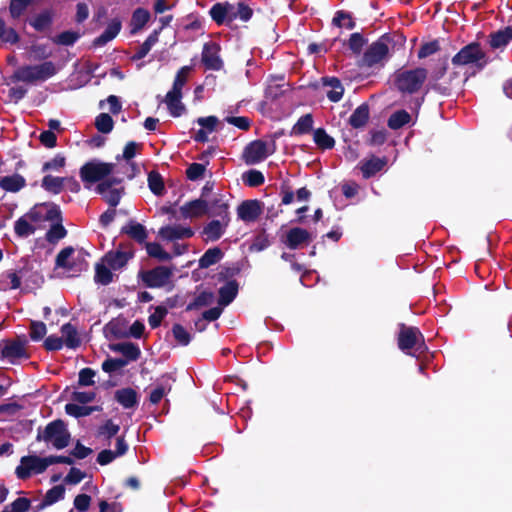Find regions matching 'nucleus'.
<instances>
[{
  "label": "nucleus",
  "mask_w": 512,
  "mask_h": 512,
  "mask_svg": "<svg viewBox=\"0 0 512 512\" xmlns=\"http://www.w3.org/2000/svg\"><path fill=\"white\" fill-rule=\"evenodd\" d=\"M423 337L421 333L413 327H402L399 333L398 344L403 351L410 349H419L422 345Z\"/></svg>",
  "instance_id": "f8f14e48"
},
{
  "label": "nucleus",
  "mask_w": 512,
  "mask_h": 512,
  "mask_svg": "<svg viewBox=\"0 0 512 512\" xmlns=\"http://www.w3.org/2000/svg\"><path fill=\"white\" fill-rule=\"evenodd\" d=\"M170 377H163L161 382L150 393V401L153 404H157L170 390L171 383Z\"/></svg>",
  "instance_id": "cd10ccee"
},
{
  "label": "nucleus",
  "mask_w": 512,
  "mask_h": 512,
  "mask_svg": "<svg viewBox=\"0 0 512 512\" xmlns=\"http://www.w3.org/2000/svg\"><path fill=\"white\" fill-rule=\"evenodd\" d=\"M261 213V204L257 200L244 201L237 209L238 217L244 222L255 221Z\"/></svg>",
  "instance_id": "4468645a"
},
{
  "label": "nucleus",
  "mask_w": 512,
  "mask_h": 512,
  "mask_svg": "<svg viewBox=\"0 0 512 512\" xmlns=\"http://www.w3.org/2000/svg\"><path fill=\"white\" fill-rule=\"evenodd\" d=\"M167 313V309L165 307H162V306H157L155 309H154V312L149 316V324L151 325V327L155 328L157 327L161 320L164 318V316L166 315Z\"/></svg>",
  "instance_id": "680f3d73"
},
{
  "label": "nucleus",
  "mask_w": 512,
  "mask_h": 512,
  "mask_svg": "<svg viewBox=\"0 0 512 512\" xmlns=\"http://www.w3.org/2000/svg\"><path fill=\"white\" fill-rule=\"evenodd\" d=\"M95 371L90 368H84L79 372V384L89 386L94 383Z\"/></svg>",
  "instance_id": "e2e57ef3"
},
{
  "label": "nucleus",
  "mask_w": 512,
  "mask_h": 512,
  "mask_svg": "<svg viewBox=\"0 0 512 512\" xmlns=\"http://www.w3.org/2000/svg\"><path fill=\"white\" fill-rule=\"evenodd\" d=\"M173 272L164 266L140 273L143 282L151 288L165 287L170 284Z\"/></svg>",
  "instance_id": "1a4fd4ad"
},
{
  "label": "nucleus",
  "mask_w": 512,
  "mask_h": 512,
  "mask_svg": "<svg viewBox=\"0 0 512 512\" xmlns=\"http://www.w3.org/2000/svg\"><path fill=\"white\" fill-rule=\"evenodd\" d=\"M94 398L95 393L93 391L76 390L72 393V400L82 404L90 403Z\"/></svg>",
  "instance_id": "13d9d810"
},
{
  "label": "nucleus",
  "mask_w": 512,
  "mask_h": 512,
  "mask_svg": "<svg viewBox=\"0 0 512 512\" xmlns=\"http://www.w3.org/2000/svg\"><path fill=\"white\" fill-rule=\"evenodd\" d=\"M95 125L98 131L102 133H109L113 129V120L107 113H101L95 120Z\"/></svg>",
  "instance_id": "de8ad7c7"
},
{
  "label": "nucleus",
  "mask_w": 512,
  "mask_h": 512,
  "mask_svg": "<svg viewBox=\"0 0 512 512\" xmlns=\"http://www.w3.org/2000/svg\"><path fill=\"white\" fill-rule=\"evenodd\" d=\"M25 185V179L20 175L6 176L0 180V186L8 192H17Z\"/></svg>",
  "instance_id": "bb28decb"
},
{
  "label": "nucleus",
  "mask_w": 512,
  "mask_h": 512,
  "mask_svg": "<svg viewBox=\"0 0 512 512\" xmlns=\"http://www.w3.org/2000/svg\"><path fill=\"white\" fill-rule=\"evenodd\" d=\"M452 63L454 65H470L482 69L487 65L488 57L478 44L472 43L463 47L452 58Z\"/></svg>",
  "instance_id": "f03ea898"
},
{
  "label": "nucleus",
  "mask_w": 512,
  "mask_h": 512,
  "mask_svg": "<svg viewBox=\"0 0 512 512\" xmlns=\"http://www.w3.org/2000/svg\"><path fill=\"white\" fill-rule=\"evenodd\" d=\"M325 85L328 88L326 94L329 100L332 102H338L344 93V88L340 81L338 79L331 78L325 82Z\"/></svg>",
  "instance_id": "c85d7f7f"
},
{
  "label": "nucleus",
  "mask_w": 512,
  "mask_h": 512,
  "mask_svg": "<svg viewBox=\"0 0 512 512\" xmlns=\"http://www.w3.org/2000/svg\"><path fill=\"white\" fill-rule=\"evenodd\" d=\"M386 164L385 159L370 157L360 163V169L362 171L363 177L370 178L379 172Z\"/></svg>",
  "instance_id": "4be33fe9"
},
{
  "label": "nucleus",
  "mask_w": 512,
  "mask_h": 512,
  "mask_svg": "<svg viewBox=\"0 0 512 512\" xmlns=\"http://www.w3.org/2000/svg\"><path fill=\"white\" fill-rule=\"evenodd\" d=\"M312 240V234L303 228H292L285 236L284 243L290 249H297L308 244Z\"/></svg>",
  "instance_id": "ddd939ff"
},
{
  "label": "nucleus",
  "mask_w": 512,
  "mask_h": 512,
  "mask_svg": "<svg viewBox=\"0 0 512 512\" xmlns=\"http://www.w3.org/2000/svg\"><path fill=\"white\" fill-rule=\"evenodd\" d=\"M65 410H66L67 414H69L71 416L81 417V416L89 415L93 409L90 407L80 406L75 403H69L65 406Z\"/></svg>",
  "instance_id": "864d4df0"
},
{
  "label": "nucleus",
  "mask_w": 512,
  "mask_h": 512,
  "mask_svg": "<svg viewBox=\"0 0 512 512\" xmlns=\"http://www.w3.org/2000/svg\"><path fill=\"white\" fill-rule=\"evenodd\" d=\"M203 61L208 68L217 70L221 67V60L218 56V47L214 43H209L203 49Z\"/></svg>",
  "instance_id": "5701e85b"
},
{
  "label": "nucleus",
  "mask_w": 512,
  "mask_h": 512,
  "mask_svg": "<svg viewBox=\"0 0 512 512\" xmlns=\"http://www.w3.org/2000/svg\"><path fill=\"white\" fill-rule=\"evenodd\" d=\"M190 71L189 67H182L176 75L172 89L166 95V104L171 115L178 117L184 111V105L181 103V90L187 81Z\"/></svg>",
  "instance_id": "7ed1b4c3"
},
{
  "label": "nucleus",
  "mask_w": 512,
  "mask_h": 512,
  "mask_svg": "<svg viewBox=\"0 0 512 512\" xmlns=\"http://www.w3.org/2000/svg\"><path fill=\"white\" fill-rule=\"evenodd\" d=\"M313 126V118L310 114H306L299 118L297 123L292 128L293 135H302L308 133Z\"/></svg>",
  "instance_id": "4c0bfd02"
},
{
  "label": "nucleus",
  "mask_w": 512,
  "mask_h": 512,
  "mask_svg": "<svg viewBox=\"0 0 512 512\" xmlns=\"http://www.w3.org/2000/svg\"><path fill=\"white\" fill-rule=\"evenodd\" d=\"M274 152L273 145L263 141H254L250 143L244 151V158L248 164H256Z\"/></svg>",
  "instance_id": "9d476101"
},
{
  "label": "nucleus",
  "mask_w": 512,
  "mask_h": 512,
  "mask_svg": "<svg viewBox=\"0 0 512 512\" xmlns=\"http://www.w3.org/2000/svg\"><path fill=\"white\" fill-rule=\"evenodd\" d=\"M100 105L102 108H104V106L107 105V109L114 114L118 113L121 110L120 101H119L118 97H116L114 95H110L106 99V101L101 102Z\"/></svg>",
  "instance_id": "338daca9"
},
{
  "label": "nucleus",
  "mask_w": 512,
  "mask_h": 512,
  "mask_svg": "<svg viewBox=\"0 0 512 512\" xmlns=\"http://www.w3.org/2000/svg\"><path fill=\"white\" fill-rule=\"evenodd\" d=\"M225 227L226 223H222L216 220L210 222L204 229L206 239L209 241L218 240L223 235Z\"/></svg>",
  "instance_id": "7c9ffc66"
},
{
  "label": "nucleus",
  "mask_w": 512,
  "mask_h": 512,
  "mask_svg": "<svg viewBox=\"0 0 512 512\" xmlns=\"http://www.w3.org/2000/svg\"><path fill=\"white\" fill-rule=\"evenodd\" d=\"M211 17L219 24L231 22L237 18V11L232 4H216L210 10Z\"/></svg>",
  "instance_id": "2eb2a0df"
},
{
  "label": "nucleus",
  "mask_w": 512,
  "mask_h": 512,
  "mask_svg": "<svg viewBox=\"0 0 512 512\" xmlns=\"http://www.w3.org/2000/svg\"><path fill=\"white\" fill-rule=\"evenodd\" d=\"M29 218L35 223L42 221H58L60 220V209L52 203L39 204L31 209Z\"/></svg>",
  "instance_id": "9b49d317"
},
{
  "label": "nucleus",
  "mask_w": 512,
  "mask_h": 512,
  "mask_svg": "<svg viewBox=\"0 0 512 512\" xmlns=\"http://www.w3.org/2000/svg\"><path fill=\"white\" fill-rule=\"evenodd\" d=\"M410 121V115L404 110H400L391 115L388 125L392 129H399Z\"/></svg>",
  "instance_id": "37998d69"
},
{
  "label": "nucleus",
  "mask_w": 512,
  "mask_h": 512,
  "mask_svg": "<svg viewBox=\"0 0 512 512\" xmlns=\"http://www.w3.org/2000/svg\"><path fill=\"white\" fill-rule=\"evenodd\" d=\"M427 77L425 69L400 71L396 75V86L403 93H414L424 83Z\"/></svg>",
  "instance_id": "39448f33"
},
{
  "label": "nucleus",
  "mask_w": 512,
  "mask_h": 512,
  "mask_svg": "<svg viewBox=\"0 0 512 512\" xmlns=\"http://www.w3.org/2000/svg\"><path fill=\"white\" fill-rule=\"evenodd\" d=\"M369 117V109L367 105L359 106L351 115L350 123L353 127L359 128L365 125Z\"/></svg>",
  "instance_id": "c9c22d12"
},
{
  "label": "nucleus",
  "mask_w": 512,
  "mask_h": 512,
  "mask_svg": "<svg viewBox=\"0 0 512 512\" xmlns=\"http://www.w3.org/2000/svg\"><path fill=\"white\" fill-rule=\"evenodd\" d=\"M56 265L68 272H80L87 267L86 253L73 247L64 248L57 255Z\"/></svg>",
  "instance_id": "20e7f679"
},
{
  "label": "nucleus",
  "mask_w": 512,
  "mask_h": 512,
  "mask_svg": "<svg viewBox=\"0 0 512 512\" xmlns=\"http://www.w3.org/2000/svg\"><path fill=\"white\" fill-rule=\"evenodd\" d=\"M63 343L69 348H75L80 344V337L71 324H65L61 328Z\"/></svg>",
  "instance_id": "a878e982"
},
{
  "label": "nucleus",
  "mask_w": 512,
  "mask_h": 512,
  "mask_svg": "<svg viewBox=\"0 0 512 512\" xmlns=\"http://www.w3.org/2000/svg\"><path fill=\"white\" fill-rule=\"evenodd\" d=\"M116 399L125 408H130L136 404L137 397L132 389H122L116 392Z\"/></svg>",
  "instance_id": "58836bf2"
},
{
  "label": "nucleus",
  "mask_w": 512,
  "mask_h": 512,
  "mask_svg": "<svg viewBox=\"0 0 512 512\" xmlns=\"http://www.w3.org/2000/svg\"><path fill=\"white\" fill-rule=\"evenodd\" d=\"M222 258V252L218 248H212L205 252V254L200 258L199 264L203 268H207L215 263H217Z\"/></svg>",
  "instance_id": "a19ab883"
},
{
  "label": "nucleus",
  "mask_w": 512,
  "mask_h": 512,
  "mask_svg": "<svg viewBox=\"0 0 512 512\" xmlns=\"http://www.w3.org/2000/svg\"><path fill=\"white\" fill-rule=\"evenodd\" d=\"M117 350L123 353V355L127 358V361L136 360L140 355L139 349L132 344L121 345L117 348Z\"/></svg>",
  "instance_id": "052dcab7"
},
{
  "label": "nucleus",
  "mask_w": 512,
  "mask_h": 512,
  "mask_svg": "<svg viewBox=\"0 0 512 512\" xmlns=\"http://www.w3.org/2000/svg\"><path fill=\"white\" fill-rule=\"evenodd\" d=\"M65 488L62 485H57L47 491L43 500V506H50L64 497Z\"/></svg>",
  "instance_id": "ea45409f"
},
{
  "label": "nucleus",
  "mask_w": 512,
  "mask_h": 512,
  "mask_svg": "<svg viewBox=\"0 0 512 512\" xmlns=\"http://www.w3.org/2000/svg\"><path fill=\"white\" fill-rule=\"evenodd\" d=\"M125 233L130 235L135 240L142 242L146 239L147 234L144 226L139 223H130L124 227Z\"/></svg>",
  "instance_id": "c03bdc74"
},
{
  "label": "nucleus",
  "mask_w": 512,
  "mask_h": 512,
  "mask_svg": "<svg viewBox=\"0 0 512 512\" xmlns=\"http://www.w3.org/2000/svg\"><path fill=\"white\" fill-rule=\"evenodd\" d=\"M192 235L193 231L182 225H170L159 230V236L169 241L189 238Z\"/></svg>",
  "instance_id": "dca6fc26"
},
{
  "label": "nucleus",
  "mask_w": 512,
  "mask_h": 512,
  "mask_svg": "<svg viewBox=\"0 0 512 512\" xmlns=\"http://www.w3.org/2000/svg\"><path fill=\"white\" fill-rule=\"evenodd\" d=\"M132 256H133V253L128 250L112 251L105 255L104 263H107V265L112 270H118V269L122 268Z\"/></svg>",
  "instance_id": "6ab92c4d"
},
{
  "label": "nucleus",
  "mask_w": 512,
  "mask_h": 512,
  "mask_svg": "<svg viewBox=\"0 0 512 512\" xmlns=\"http://www.w3.org/2000/svg\"><path fill=\"white\" fill-rule=\"evenodd\" d=\"M111 270L112 269L107 265V263H104L103 258L102 261L96 265L95 280L101 284L110 283L112 280Z\"/></svg>",
  "instance_id": "e433bc0d"
},
{
  "label": "nucleus",
  "mask_w": 512,
  "mask_h": 512,
  "mask_svg": "<svg viewBox=\"0 0 512 512\" xmlns=\"http://www.w3.org/2000/svg\"><path fill=\"white\" fill-rule=\"evenodd\" d=\"M47 329L43 322L32 321L31 322V339L34 341L41 340L46 335Z\"/></svg>",
  "instance_id": "4d7b16f0"
},
{
  "label": "nucleus",
  "mask_w": 512,
  "mask_h": 512,
  "mask_svg": "<svg viewBox=\"0 0 512 512\" xmlns=\"http://www.w3.org/2000/svg\"><path fill=\"white\" fill-rule=\"evenodd\" d=\"M128 364V361L125 359H107L102 364V369L107 373H112L120 370L124 366Z\"/></svg>",
  "instance_id": "603ef678"
},
{
  "label": "nucleus",
  "mask_w": 512,
  "mask_h": 512,
  "mask_svg": "<svg viewBox=\"0 0 512 512\" xmlns=\"http://www.w3.org/2000/svg\"><path fill=\"white\" fill-rule=\"evenodd\" d=\"M197 123L208 133L212 132L218 124L215 116L201 117L197 119Z\"/></svg>",
  "instance_id": "0e129e2a"
},
{
  "label": "nucleus",
  "mask_w": 512,
  "mask_h": 512,
  "mask_svg": "<svg viewBox=\"0 0 512 512\" xmlns=\"http://www.w3.org/2000/svg\"><path fill=\"white\" fill-rule=\"evenodd\" d=\"M58 221H53L50 230L47 233V239L50 242H56L66 235L64 227Z\"/></svg>",
  "instance_id": "3c124183"
},
{
  "label": "nucleus",
  "mask_w": 512,
  "mask_h": 512,
  "mask_svg": "<svg viewBox=\"0 0 512 512\" xmlns=\"http://www.w3.org/2000/svg\"><path fill=\"white\" fill-rule=\"evenodd\" d=\"M208 211L207 203L202 199H196L185 203L180 207L182 218H194L204 215Z\"/></svg>",
  "instance_id": "f3484780"
},
{
  "label": "nucleus",
  "mask_w": 512,
  "mask_h": 512,
  "mask_svg": "<svg viewBox=\"0 0 512 512\" xmlns=\"http://www.w3.org/2000/svg\"><path fill=\"white\" fill-rule=\"evenodd\" d=\"M148 185L150 190L156 195H161L164 191L163 180L158 173L151 172L149 174Z\"/></svg>",
  "instance_id": "09e8293b"
},
{
  "label": "nucleus",
  "mask_w": 512,
  "mask_h": 512,
  "mask_svg": "<svg viewBox=\"0 0 512 512\" xmlns=\"http://www.w3.org/2000/svg\"><path fill=\"white\" fill-rule=\"evenodd\" d=\"M52 458H41L38 456H25L20 460V465L16 468V474L19 478L25 479L32 474H39L53 464Z\"/></svg>",
  "instance_id": "6e6552de"
},
{
  "label": "nucleus",
  "mask_w": 512,
  "mask_h": 512,
  "mask_svg": "<svg viewBox=\"0 0 512 512\" xmlns=\"http://www.w3.org/2000/svg\"><path fill=\"white\" fill-rule=\"evenodd\" d=\"M31 0H11L10 13L13 18H18L25 11Z\"/></svg>",
  "instance_id": "6e6d98bb"
},
{
  "label": "nucleus",
  "mask_w": 512,
  "mask_h": 512,
  "mask_svg": "<svg viewBox=\"0 0 512 512\" xmlns=\"http://www.w3.org/2000/svg\"><path fill=\"white\" fill-rule=\"evenodd\" d=\"M59 71V67L52 61H46L37 65H27L19 68L15 76L23 82H43L53 77Z\"/></svg>",
  "instance_id": "f257e3e1"
},
{
  "label": "nucleus",
  "mask_w": 512,
  "mask_h": 512,
  "mask_svg": "<svg viewBox=\"0 0 512 512\" xmlns=\"http://www.w3.org/2000/svg\"><path fill=\"white\" fill-rule=\"evenodd\" d=\"M91 498L86 494H80L74 499V507L80 511L85 512L90 506Z\"/></svg>",
  "instance_id": "69168bd1"
},
{
  "label": "nucleus",
  "mask_w": 512,
  "mask_h": 512,
  "mask_svg": "<svg viewBox=\"0 0 512 512\" xmlns=\"http://www.w3.org/2000/svg\"><path fill=\"white\" fill-rule=\"evenodd\" d=\"M12 512H27L30 501L27 498H18L11 504Z\"/></svg>",
  "instance_id": "774afa93"
},
{
  "label": "nucleus",
  "mask_w": 512,
  "mask_h": 512,
  "mask_svg": "<svg viewBox=\"0 0 512 512\" xmlns=\"http://www.w3.org/2000/svg\"><path fill=\"white\" fill-rule=\"evenodd\" d=\"M70 434L62 421H54L48 424L44 432L38 435V439L51 443L56 449H62L68 445Z\"/></svg>",
  "instance_id": "0eeeda50"
},
{
  "label": "nucleus",
  "mask_w": 512,
  "mask_h": 512,
  "mask_svg": "<svg viewBox=\"0 0 512 512\" xmlns=\"http://www.w3.org/2000/svg\"><path fill=\"white\" fill-rule=\"evenodd\" d=\"M237 284L235 282H228L226 285L221 287L219 294V304L222 306H226L232 302L237 294Z\"/></svg>",
  "instance_id": "2f4dec72"
},
{
  "label": "nucleus",
  "mask_w": 512,
  "mask_h": 512,
  "mask_svg": "<svg viewBox=\"0 0 512 512\" xmlns=\"http://www.w3.org/2000/svg\"><path fill=\"white\" fill-rule=\"evenodd\" d=\"M172 332L179 344L187 345L190 342V335L182 326L174 325Z\"/></svg>",
  "instance_id": "bf43d9fd"
},
{
  "label": "nucleus",
  "mask_w": 512,
  "mask_h": 512,
  "mask_svg": "<svg viewBox=\"0 0 512 512\" xmlns=\"http://www.w3.org/2000/svg\"><path fill=\"white\" fill-rule=\"evenodd\" d=\"M79 38V34L74 31H64L53 38V42L59 45H72Z\"/></svg>",
  "instance_id": "8fccbe9b"
},
{
  "label": "nucleus",
  "mask_w": 512,
  "mask_h": 512,
  "mask_svg": "<svg viewBox=\"0 0 512 512\" xmlns=\"http://www.w3.org/2000/svg\"><path fill=\"white\" fill-rule=\"evenodd\" d=\"M33 221L29 218V213L24 217L18 219L15 223L14 229L17 235L27 237L34 233V227L31 224Z\"/></svg>",
  "instance_id": "72a5a7b5"
},
{
  "label": "nucleus",
  "mask_w": 512,
  "mask_h": 512,
  "mask_svg": "<svg viewBox=\"0 0 512 512\" xmlns=\"http://www.w3.org/2000/svg\"><path fill=\"white\" fill-rule=\"evenodd\" d=\"M149 18L150 14L147 10L141 8L135 10L131 19V32L135 34L141 30L148 22Z\"/></svg>",
  "instance_id": "c756f323"
},
{
  "label": "nucleus",
  "mask_w": 512,
  "mask_h": 512,
  "mask_svg": "<svg viewBox=\"0 0 512 512\" xmlns=\"http://www.w3.org/2000/svg\"><path fill=\"white\" fill-rule=\"evenodd\" d=\"M66 177H57L50 174L44 176L41 187L52 194H59L65 187Z\"/></svg>",
  "instance_id": "b1692460"
},
{
  "label": "nucleus",
  "mask_w": 512,
  "mask_h": 512,
  "mask_svg": "<svg viewBox=\"0 0 512 512\" xmlns=\"http://www.w3.org/2000/svg\"><path fill=\"white\" fill-rule=\"evenodd\" d=\"M65 166V158L61 155H56L51 160L43 164V171H55L59 172Z\"/></svg>",
  "instance_id": "5fc2aeb1"
},
{
  "label": "nucleus",
  "mask_w": 512,
  "mask_h": 512,
  "mask_svg": "<svg viewBox=\"0 0 512 512\" xmlns=\"http://www.w3.org/2000/svg\"><path fill=\"white\" fill-rule=\"evenodd\" d=\"M127 450V444L122 438H118L116 442V451L103 450L98 454L97 461L100 465H107L116 457L123 455Z\"/></svg>",
  "instance_id": "aec40b11"
},
{
  "label": "nucleus",
  "mask_w": 512,
  "mask_h": 512,
  "mask_svg": "<svg viewBox=\"0 0 512 512\" xmlns=\"http://www.w3.org/2000/svg\"><path fill=\"white\" fill-rule=\"evenodd\" d=\"M388 48L384 43L377 42L370 46L365 53V62L368 65H373L381 61L387 54Z\"/></svg>",
  "instance_id": "393cba45"
},
{
  "label": "nucleus",
  "mask_w": 512,
  "mask_h": 512,
  "mask_svg": "<svg viewBox=\"0 0 512 512\" xmlns=\"http://www.w3.org/2000/svg\"><path fill=\"white\" fill-rule=\"evenodd\" d=\"M122 27L121 21L118 19H113L109 22L105 31L94 40L95 46H103L106 43L113 40L120 32Z\"/></svg>",
  "instance_id": "412c9836"
},
{
  "label": "nucleus",
  "mask_w": 512,
  "mask_h": 512,
  "mask_svg": "<svg viewBox=\"0 0 512 512\" xmlns=\"http://www.w3.org/2000/svg\"><path fill=\"white\" fill-rule=\"evenodd\" d=\"M25 343L22 341H6L2 343L1 353L2 356L9 359L11 362L23 357H27Z\"/></svg>",
  "instance_id": "a211bd4d"
},
{
  "label": "nucleus",
  "mask_w": 512,
  "mask_h": 512,
  "mask_svg": "<svg viewBox=\"0 0 512 512\" xmlns=\"http://www.w3.org/2000/svg\"><path fill=\"white\" fill-rule=\"evenodd\" d=\"M313 139L315 143L323 149H330L335 144L334 139L329 136L323 129L315 130L313 133Z\"/></svg>",
  "instance_id": "79ce46f5"
},
{
  "label": "nucleus",
  "mask_w": 512,
  "mask_h": 512,
  "mask_svg": "<svg viewBox=\"0 0 512 512\" xmlns=\"http://www.w3.org/2000/svg\"><path fill=\"white\" fill-rule=\"evenodd\" d=\"M512 40V27L498 31L491 36L490 44L493 48H501Z\"/></svg>",
  "instance_id": "473e14b6"
},
{
  "label": "nucleus",
  "mask_w": 512,
  "mask_h": 512,
  "mask_svg": "<svg viewBox=\"0 0 512 512\" xmlns=\"http://www.w3.org/2000/svg\"><path fill=\"white\" fill-rule=\"evenodd\" d=\"M108 188L109 185L103 182L97 186L96 190L99 194L104 196L110 205L116 206L120 200V192L117 189L109 190Z\"/></svg>",
  "instance_id": "f704fd0d"
},
{
  "label": "nucleus",
  "mask_w": 512,
  "mask_h": 512,
  "mask_svg": "<svg viewBox=\"0 0 512 512\" xmlns=\"http://www.w3.org/2000/svg\"><path fill=\"white\" fill-rule=\"evenodd\" d=\"M146 250L149 256L157 258L160 261H167L171 258L170 254L164 251L158 243H147Z\"/></svg>",
  "instance_id": "49530a36"
},
{
  "label": "nucleus",
  "mask_w": 512,
  "mask_h": 512,
  "mask_svg": "<svg viewBox=\"0 0 512 512\" xmlns=\"http://www.w3.org/2000/svg\"><path fill=\"white\" fill-rule=\"evenodd\" d=\"M19 37L16 31L8 27L5 22L0 19V40L5 43L14 44L18 41Z\"/></svg>",
  "instance_id": "a18cd8bd"
},
{
  "label": "nucleus",
  "mask_w": 512,
  "mask_h": 512,
  "mask_svg": "<svg viewBox=\"0 0 512 512\" xmlns=\"http://www.w3.org/2000/svg\"><path fill=\"white\" fill-rule=\"evenodd\" d=\"M114 164L101 161H91L86 163L80 170L81 179L85 182L87 188L91 184L103 180L114 170Z\"/></svg>",
  "instance_id": "423d86ee"
}]
</instances>
